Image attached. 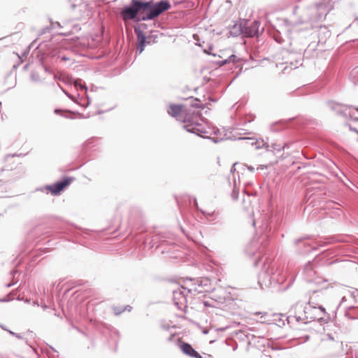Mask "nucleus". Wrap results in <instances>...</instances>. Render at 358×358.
<instances>
[{
  "mask_svg": "<svg viewBox=\"0 0 358 358\" xmlns=\"http://www.w3.org/2000/svg\"><path fill=\"white\" fill-rule=\"evenodd\" d=\"M243 20L234 22V24L229 27V34L232 37L242 36L243 37Z\"/></svg>",
  "mask_w": 358,
  "mask_h": 358,
  "instance_id": "obj_17",
  "label": "nucleus"
},
{
  "mask_svg": "<svg viewBox=\"0 0 358 358\" xmlns=\"http://www.w3.org/2000/svg\"><path fill=\"white\" fill-rule=\"evenodd\" d=\"M134 30L137 36L136 55H141L145 50L146 44H150V41L147 40L143 31L140 30L139 27H134Z\"/></svg>",
  "mask_w": 358,
  "mask_h": 358,
  "instance_id": "obj_13",
  "label": "nucleus"
},
{
  "mask_svg": "<svg viewBox=\"0 0 358 358\" xmlns=\"http://www.w3.org/2000/svg\"><path fill=\"white\" fill-rule=\"evenodd\" d=\"M95 141L94 138H90V139H88L85 143H84V147L85 148H92L94 146V141Z\"/></svg>",
  "mask_w": 358,
  "mask_h": 358,
  "instance_id": "obj_30",
  "label": "nucleus"
},
{
  "mask_svg": "<svg viewBox=\"0 0 358 358\" xmlns=\"http://www.w3.org/2000/svg\"><path fill=\"white\" fill-rule=\"evenodd\" d=\"M182 122L185 123V124L182 126V128L189 133L194 134L203 138L210 139L215 143H220L224 140L223 138L210 137L209 136H204L205 129L206 128L201 123L194 121L192 117H185L182 120Z\"/></svg>",
  "mask_w": 358,
  "mask_h": 358,
  "instance_id": "obj_5",
  "label": "nucleus"
},
{
  "mask_svg": "<svg viewBox=\"0 0 358 358\" xmlns=\"http://www.w3.org/2000/svg\"><path fill=\"white\" fill-rule=\"evenodd\" d=\"M74 85L77 88V90H83L84 91V93H87L88 88L85 85V84L82 83V80L80 79L75 80Z\"/></svg>",
  "mask_w": 358,
  "mask_h": 358,
  "instance_id": "obj_23",
  "label": "nucleus"
},
{
  "mask_svg": "<svg viewBox=\"0 0 358 358\" xmlns=\"http://www.w3.org/2000/svg\"><path fill=\"white\" fill-rule=\"evenodd\" d=\"M231 196L233 199L237 200L238 198V192L237 190L234 189L231 193Z\"/></svg>",
  "mask_w": 358,
  "mask_h": 358,
  "instance_id": "obj_34",
  "label": "nucleus"
},
{
  "mask_svg": "<svg viewBox=\"0 0 358 358\" xmlns=\"http://www.w3.org/2000/svg\"><path fill=\"white\" fill-rule=\"evenodd\" d=\"M279 219L276 216L265 214L262 216L259 229L261 236L258 238H253L247 245L245 252L249 257H255L254 266H257L262 259V256L268 245V239L271 236L278 227Z\"/></svg>",
  "mask_w": 358,
  "mask_h": 358,
  "instance_id": "obj_3",
  "label": "nucleus"
},
{
  "mask_svg": "<svg viewBox=\"0 0 358 358\" xmlns=\"http://www.w3.org/2000/svg\"><path fill=\"white\" fill-rule=\"evenodd\" d=\"M350 77L352 79L355 85H358V66L355 67L350 73Z\"/></svg>",
  "mask_w": 358,
  "mask_h": 358,
  "instance_id": "obj_22",
  "label": "nucleus"
},
{
  "mask_svg": "<svg viewBox=\"0 0 358 358\" xmlns=\"http://www.w3.org/2000/svg\"><path fill=\"white\" fill-rule=\"evenodd\" d=\"M17 282V281L16 280V281H15V282H10V283H8V284H6V287H12L13 285H14L15 284H16V282Z\"/></svg>",
  "mask_w": 358,
  "mask_h": 358,
  "instance_id": "obj_45",
  "label": "nucleus"
},
{
  "mask_svg": "<svg viewBox=\"0 0 358 358\" xmlns=\"http://www.w3.org/2000/svg\"><path fill=\"white\" fill-rule=\"evenodd\" d=\"M11 300H12V299H11V298H10L8 296H6V297H3V301H4V302H8V301H11Z\"/></svg>",
  "mask_w": 358,
  "mask_h": 358,
  "instance_id": "obj_47",
  "label": "nucleus"
},
{
  "mask_svg": "<svg viewBox=\"0 0 358 358\" xmlns=\"http://www.w3.org/2000/svg\"><path fill=\"white\" fill-rule=\"evenodd\" d=\"M238 141H243L245 142V144L255 146L256 150L265 148L267 151H270V145L266 143L263 139H255L252 138L248 137H238Z\"/></svg>",
  "mask_w": 358,
  "mask_h": 358,
  "instance_id": "obj_15",
  "label": "nucleus"
},
{
  "mask_svg": "<svg viewBox=\"0 0 358 358\" xmlns=\"http://www.w3.org/2000/svg\"><path fill=\"white\" fill-rule=\"evenodd\" d=\"M240 59L235 55H231L226 59H223L221 60H216L213 62L219 67L224 66L226 64H235L238 62H239Z\"/></svg>",
  "mask_w": 358,
  "mask_h": 358,
  "instance_id": "obj_18",
  "label": "nucleus"
},
{
  "mask_svg": "<svg viewBox=\"0 0 358 358\" xmlns=\"http://www.w3.org/2000/svg\"><path fill=\"white\" fill-rule=\"evenodd\" d=\"M298 8H299L298 6H294V10H293V13H294V14H296V10H297Z\"/></svg>",
  "mask_w": 358,
  "mask_h": 358,
  "instance_id": "obj_57",
  "label": "nucleus"
},
{
  "mask_svg": "<svg viewBox=\"0 0 358 358\" xmlns=\"http://www.w3.org/2000/svg\"><path fill=\"white\" fill-rule=\"evenodd\" d=\"M73 102L81 107L87 108L90 106L91 100L87 94L84 93V95L78 94Z\"/></svg>",
  "mask_w": 358,
  "mask_h": 358,
  "instance_id": "obj_19",
  "label": "nucleus"
},
{
  "mask_svg": "<svg viewBox=\"0 0 358 358\" xmlns=\"http://www.w3.org/2000/svg\"><path fill=\"white\" fill-rule=\"evenodd\" d=\"M113 310L114 311L115 315H119L123 312H124V309L122 306H113Z\"/></svg>",
  "mask_w": 358,
  "mask_h": 358,
  "instance_id": "obj_28",
  "label": "nucleus"
},
{
  "mask_svg": "<svg viewBox=\"0 0 358 358\" xmlns=\"http://www.w3.org/2000/svg\"><path fill=\"white\" fill-rule=\"evenodd\" d=\"M308 238V236H303V237L296 239L294 241V244L296 245H299L301 243L303 245V247L304 248V249L300 250V252L302 254H306V253L311 252L312 250H317L318 247H324L327 244L331 243L334 241H335V238L334 237H330V238H327V240H328L327 242H323L322 243H318L317 247H315V246L310 245L309 243L304 242V241Z\"/></svg>",
  "mask_w": 358,
  "mask_h": 358,
  "instance_id": "obj_10",
  "label": "nucleus"
},
{
  "mask_svg": "<svg viewBox=\"0 0 358 358\" xmlns=\"http://www.w3.org/2000/svg\"><path fill=\"white\" fill-rule=\"evenodd\" d=\"M113 333H114L115 335H117V336H120V332H119L117 330H116V329H114Z\"/></svg>",
  "mask_w": 358,
  "mask_h": 358,
  "instance_id": "obj_53",
  "label": "nucleus"
},
{
  "mask_svg": "<svg viewBox=\"0 0 358 358\" xmlns=\"http://www.w3.org/2000/svg\"><path fill=\"white\" fill-rule=\"evenodd\" d=\"M0 327H1L2 329L5 330V331H7L8 330L6 326L3 325V324H0Z\"/></svg>",
  "mask_w": 358,
  "mask_h": 358,
  "instance_id": "obj_54",
  "label": "nucleus"
},
{
  "mask_svg": "<svg viewBox=\"0 0 358 358\" xmlns=\"http://www.w3.org/2000/svg\"><path fill=\"white\" fill-rule=\"evenodd\" d=\"M348 126L350 131H354L358 134V129H357L355 127H352L350 124H349Z\"/></svg>",
  "mask_w": 358,
  "mask_h": 358,
  "instance_id": "obj_41",
  "label": "nucleus"
},
{
  "mask_svg": "<svg viewBox=\"0 0 358 358\" xmlns=\"http://www.w3.org/2000/svg\"><path fill=\"white\" fill-rule=\"evenodd\" d=\"M17 273H18V271H17V269H13V270H11V271H10V275L13 278H14V277H15V275Z\"/></svg>",
  "mask_w": 358,
  "mask_h": 358,
  "instance_id": "obj_39",
  "label": "nucleus"
},
{
  "mask_svg": "<svg viewBox=\"0 0 358 358\" xmlns=\"http://www.w3.org/2000/svg\"><path fill=\"white\" fill-rule=\"evenodd\" d=\"M327 106L329 108L335 113L336 115L343 117L345 120H348V117H352V113L348 111L351 106L344 105L341 103L336 102L332 100H328L326 101Z\"/></svg>",
  "mask_w": 358,
  "mask_h": 358,
  "instance_id": "obj_8",
  "label": "nucleus"
},
{
  "mask_svg": "<svg viewBox=\"0 0 358 358\" xmlns=\"http://www.w3.org/2000/svg\"><path fill=\"white\" fill-rule=\"evenodd\" d=\"M239 165L238 163H234L231 169V172H233L236 170V166Z\"/></svg>",
  "mask_w": 358,
  "mask_h": 358,
  "instance_id": "obj_46",
  "label": "nucleus"
},
{
  "mask_svg": "<svg viewBox=\"0 0 358 358\" xmlns=\"http://www.w3.org/2000/svg\"><path fill=\"white\" fill-rule=\"evenodd\" d=\"M31 80L34 83L41 82V78L38 73L32 72L30 76Z\"/></svg>",
  "mask_w": 358,
  "mask_h": 358,
  "instance_id": "obj_27",
  "label": "nucleus"
},
{
  "mask_svg": "<svg viewBox=\"0 0 358 358\" xmlns=\"http://www.w3.org/2000/svg\"><path fill=\"white\" fill-rule=\"evenodd\" d=\"M171 8L168 0H131L122 8L120 15L124 21L140 22L152 20Z\"/></svg>",
  "mask_w": 358,
  "mask_h": 358,
  "instance_id": "obj_1",
  "label": "nucleus"
},
{
  "mask_svg": "<svg viewBox=\"0 0 358 358\" xmlns=\"http://www.w3.org/2000/svg\"><path fill=\"white\" fill-rule=\"evenodd\" d=\"M303 275L305 280L309 283H315L320 285L327 282V280L317 275V271L315 269V263L308 262L303 267Z\"/></svg>",
  "mask_w": 358,
  "mask_h": 358,
  "instance_id": "obj_7",
  "label": "nucleus"
},
{
  "mask_svg": "<svg viewBox=\"0 0 358 358\" xmlns=\"http://www.w3.org/2000/svg\"><path fill=\"white\" fill-rule=\"evenodd\" d=\"M285 146L284 145H281V144H278V143H273L271 146H270V151L272 150V151H277V152H280L281 150H282L284 149Z\"/></svg>",
  "mask_w": 358,
  "mask_h": 358,
  "instance_id": "obj_26",
  "label": "nucleus"
},
{
  "mask_svg": "<svg viewBox=\"0 0 358 358\" xmlns=\"http://www.w3.org/2000/svg\"><path fill=\"white\" fill-rule=\"evenodd\" d=\"M50 23H51L50 26H51V27H54V29H55V28H56V27H61L60 23H59V22H52V21L51 20V21H50Z\"/></svg>",
  "mask_w": 358,
  "mask_h": 358,
  "instance_id": "obj_36",
  "label": "nucleus"
},
{
  "mask_svg": "<svg viewBox=\"0 0 358 358\" xmlns=\"http://www.w3.org/2000/svg\"><path fill=\"white\" fill-rule=\"evenodd\" d=\"M54 113L56 115H61L64 117L68 119H75L77 117L80 119H85L90 117V115H84L83 113H79L78 111H73L69 109H62V108H55L54 110Z\"/></svg>",
  "mask_w": 358,
  "mask_h": 358,
  "instance_id": "obj_14",
  "label": "nucleus"
},
{
  "mask_svg": "<svg viewBox=\"0 0 358 358\" xmlns=\"http://www.w3.org/2000/svg\"><path fill=\"white\" fill-rule=\"evenodd\" d=\"M348 119H352L354 121H358V117H353V115L352 114V117H348Z\"/></svg>",
  "mask_w": 358,
  "mask_h": 358,
  "instance_id": "obj_51",
  "label": "nucleus"
},
{
  "mask_svg": "<svg viewBox=\"0 0 358 358\" xmlns=\"http://www.w3.org/2000/svg\"><path fill=\"white\" fill-rule=\"evenodd\" d=\"M257 222H257L256 220H254L252 221V225H253L254 227H255V226H256V224H257Z\"/></svg>",
  "mask_w": 358,
  "mask_h": 358,
  "instance_id": "obj_61",
  "label": "nucleus"
},
{
  "mask_svg": "<svg viewBox=\"0 0 358 358\" xmlns=\"http://www.w3.org/2000/svg\"><path fill=\"white\" fill-rule=\"evenodd\" d=\"M154 38L153 39V42L155 43V39L157 38V35H155V36L152 35V36H149V38Z\"/></svg>",
  "mask_w": 358,
  "mask_h": 358,
  "instance_id": "obj_50",
  "label": "nucleus"
},
{
  "mask_svg": "<svg viewBox=\"0 0 358 358\" xmlns=\"http://www.w3.org/2000/svg\"><path fill=\"white\" fill-rule=\"evenodd\" d=\"M269 270L271 280L273 281L271 287L275 291H286L293 283V278H290L287 280L282 270L275 264H269Z\"/></svg>",
  "mask_w": 358,
  "mask_h": 358,
  "instance_id": "obj_4",
  "label": "nucleus"
},
{
  "mask_svg": "<svg viewBox=\"0 0 358 358\" xmlns=\"http://www.w3.org/2000/svg\"><path fill=\"white\" fill-rule=\"evenodd\" d=\"M61 90H62V92L66 95V96H68L71 101H74L75 99L76 96L71 94L70 93H69L66 90H65L63 87H62L61 86H59Z\"/></svg>",
  "mask_w": 358,
  "mask_h": 358,
  "instance_id": "obj_31",
  "label": "nucleus"
},
{
  "mask_svg": "<svg viewBox=\"0 0 358 358\" xmlns=\"http://www.w3.org/2000/svg\"><path fill=\"white\" fill-rule=\"evenodd\" d=\"M200 101H201L200 99H199L197 98H194V100H193V102H192L190 103V106L192 107V108L203 109L204 108V105L201 104V103H199V102H200Z\"/></svg>",
  "mask_w": 358,
  "mask_h": 358,
  "instance_id": "obj_24",
  "label": "nucleus"
},
{
  "mask_svg": "<svg viewBox=\"0 0 358 358\" xmlns=\"http://www.w3.org/2000/svg\"><path fill=\"white\" fill-rule=\"evenodd\" d=\"M303 312L306 318L309 317L313 320H318L319 322L326 320L322 317V315L326 314L325 308L322 306H319L318 307L313 306L309 301L308 306L304 307Z\"/></svg>",
  "mask_w": 358,
  "mask_h": 358,
  "instance_id": "obj_9",
  "label": "nucleus"
},
{
  "mask_svg": "<svg viewBox=\"0 0 358 358\" xmlns=\"http://www.w3.org/2000/svg\"><path fill=\"white\" fill-rule=\"evenodd\" d=\"M75 178L70 176H64L62 180L55 182L52 185H47L44 187L38 188L36 190L44 192L50 191L52 195H59L68 186H69Z\"/></svg>",
  "mask_w": 358,
  "mask_h": 358,
  "instance_id": "obj_6",
  "label": "nucleus"
},
{
  "mask_svg": "<svg viewBox=\"0 0 358 358\" xmlns=\"http://www.w3.org/2000/svg\"><path fill=\"white\" fill-rule=\"evenodd\" d=\"M182 353L192 358H203L202 356L188 343L182 342L180 345Z\"/></svg>",
  "mask_w": 358,
  "mask_h": 358,
  "instance_id": "obj_16",
  "label": "nucleus"
},
{
  "mask_svg": "<svg viewBox=\"0 0 358 358\" xmlns=\"http://www.w3.org/2000/svg\"><path fill=\"white\" fill-rule=\"evenodd\" d=\"M237 348H238V344L236 342H234L233 347H232L233 350L235 351L237 349Z\"/></svg>",
  "mask_w": 358,
  "mask_h": 358,
  "instance_id": "obj_48",
  "label": "nucleus"
},
{
  "mask_svg": "<svg viewBox=\"0 0 358 358\" xmlns=\"http://www.w3.org/2000/svg\"><path fill=\"white\" fill-rule=\"evenodd\" d=\"M268 168V166L267 165H259L257 168V170L259 171V170H264V169H266Z\"/></svg>",
  "mask_w": 358,
  "mask_h": 358,
  "instance_id": "obj_40",
  "label": "nucleus"
},
{
  "mask_svg": "<svg viewBox=\"0 0 358 358\" xmlns=\"http://www.w3.org/2000/svg\"><path fill=\"white\" fill-rule=\"evenodd\" d=\"M43 68H44V70H45V72H47L48 73H52L51 70L48 66L43 65Z\"/></svg>",
  "mask_w": 358,
  "mask_h": 358,
  "instance_id": "obj_44",
  "label": "nucleus"
},
{
  "mask_svg": "<svg viewBox=\"0 0 358 358\" xmlns=\"http://www.w3.org/2000/svg\"><path fill=\"white\" fill-rule=\"evenodd\" d=\"M134 27H139L140 30L146 29L148 28V25L145 23H141L138 25H136Z\"/></svg>",
  "mask_w": 358,
  "mask_h": 358,
  "instance_id": "obj_35",
  "label": "nucleus"
},
{
  "mask_svg": "<svg viewBox=\"0 0 358 358\" xmlns=\"http://www.w3.org/2000/svg\"><path fill=\"white\" fill-rule=\"evenodd\" d=\"M204 306H209L210 304H209V303L208 301H204Z\"/></svg>",
  "mask_w": 358,
  "mask_h": 358,
  "instance_id": "obj_62",
  "label": "nucleus"
},
{
  "mask_svg": "<svg viewBox=\"0 0 358 358\" xmlns=\"http://www.w3.org/2000/svg\"><path fill=\"white\" fill-rule=\"evenodd\" d=\"M278 124V122H275V123H273V125H272V128H271V129H272L273 131H275V129H274V126H275V125H276V124Z\"/></svg>",
  "mask_w": 358,
  "mask_h": 358,
  "instance_id": "obj_60",
  "label": "nucleus"
},
{
  "mask_svg": "<svg viewBox=\"0 0 358 358\" xmlns=\"http://www.w3.org/2000/svg\"><path fill=\"white\" fill-rule=\"evenodd\" d=\"M355 306H350V307H348V308H347L346 311H345V315L346 317H348L349 319H351V320H355V319H356V317H355L350 316V313H349V310H350L355 309Z\"/></svg>",
  "mask_w": 358,
  "mask_h": 358,
  "instance_id": "obj_32",
  "label": "nucleus"
},
{
  "mask_svg": "<svg viewBox=\"0 0 358 358\" xmlns=\"http://www.w3.org/2000/svg\"><path fill=\"white\" fill-rule=\"evenodd\" d=\"M182 106L180 104H171L169 114L172 117H176L182 112Z\"/></svg>",
  "mask_w": 358,
  "mask_h": 358,
  "instance_id": "obj_20",
  "label": "nucleus"
},
{
  "mask_svg": "<svg viewBox=\"0 0 358 358\" xmlns=\"http://www.w3.org/2000/svg\"><path fill=\"white\" fill-rule=\"evenodd\" d=\"M164 242V241L162 239L161 235L156 234V235L153 236L150 244L151 245L152 248L155 247L156 248H157L160 247Z\"/></svg>",
  "mask_w": 358,
  "mask_h": 358,
  "instance_id": "obj_21",
  "label": "nucleus"
},
{
  "mask_svg": "<svg viewBox=\"0 0 358 358\" xmlns=\"http://www.w3.org/2000/svg\"><path fill=\"white\" fill-rule=\"evenodd\" d=\"M7 331L9 333L10 335H11L13 336H15L18 339L24 340V338L20 334L15 333L11 330H7Z\"/></svg>",
  "mask_w": 358,
  "mask_h": 358,
  "instance_id": "obj_33",
  "label": "nucleus"
},
{
  "mask_svg": "<svg viewBox=\"0 0 358 358\" xmlns=\"http://www.w3.org/2000/svg\"><path fill=\"white\" fill-rule=\"evenodd\" d=\"M211 135H212L211 128L208 127V129H205L204 136H209L210 137H211L210 136Z\"/></svg>",
  "mask_w": 358,
  "mask_h": 358,
  "instance_id": "obj_37",
  "label": "nucleus"
},
{
  "mask_svg": "<svg viewBox=\"0 0 358 358\" xmlns=\"http://www.w3.org/2000/svg\"><path fill=\"white\" fill-rule=\"evenodd\" d=\"M162 327L164 329H166V330H168L169 327L168 325H166V324H163L162 325Z\"/></svg>",
  "mask_w": 358,
  "mask_h": 358,
  "instance_id": "obj_49",
  "label": "nucleus"
},
{
  "mask_svg": "<svg viewBox=\"0 0 358 358\" xmlns=\"http://www.w3.org/2000/svg\"><path fill=\"white\" fill-rule=\"evenodd\" d=\"M273 38L277 43L280 44L282 43L284 41L280 33L278 31H274V33L273 34Z\"/></svg>",
  "mask_w": 358,
  "mask_h": 358,
  "instance_id": "obj_25",
  "label": "nucleus"
},
{
  "mask_svg": "<svg viewBox=\"0 0 358 358\" xmlns=\"http://www.w3.org/2000/svg\"><path fill=\"white\" fill-rule=\"evenodd\" d=\"M272 280H271L269 264H266L264 262L262 271L259 273L258 276V283L262 289L271 287Z\"/></svg>",
  "mask_w": 358,
  "mask_h": 358,
  "instance_id": "obj_12",
  "label": "nucleus"
},
{
  "mask_svg": "<svg viewBox=\"0 0 358 358\" xmlns=\"http://www.w3.org/2000/svg\"><path fill=\"white\" fill-rule=\"evenodd\" d=\"M53 29H54V27H51V26L45 27L40 30L39 36H42L45 34H46L47 32H50V31Z\"/></svg>",
  "mask_w": 358,
  "mask_h": 358,
  "instance_id": "obj_29",
  "label": "nucleus"
},
{
  "mask_svg": "<svg viewBox=\"0 0 358 358\" xmlns=\"http://www.w3.org/2000/svg\"><path fill=\"white\" fill-rule=\"evenodd\" d=\"M174 336V334H171L169 338L167 339L168 341H172V338Z\"/></svg>",
  "mask_w": 358,
  "mask_h": 358,
  "instance_id": "obj_56",
  "label": "nucleus"
},
{
  "mask_svg": "<svg viewBox=\"0 0 358 358\" xmlns=\"http://www.w3.org/2000/svg\"><path fill=\"white\" fill-rule=\"evenodd\" d=\"M69 59L67 57H66V56H62V60L67 61V60H69Z\"/></svg>",
  "mask_w": 358,
  "mask_h": 358,
  "instance_id": "obj_55",
  "label": "nucleus"
},
{
  "mask_svg": "<svg viewBox=\"0 0 358 358\" xmlns=\"http://www.w3.org/2000/svg\"><path fill=\"white\" fill-rule=\"evenodd\" d=\"M245 166L247 167V169L250 171V172H254L255 171V168L252 166H248V165H245Z\"/></svg>",
  "mask_w": 358,
  "mask_h": 358,
  "instance_id": "obj_43",
  "label": "nucleus"
},
{
  "mask_svg": "<svg viewBox=\"0 0 358 358\" xmlns=\"http://www.w3.org/2000/svg\"><path fill=\"white\" fill-rule=\"evenodd\" d=\"M357 24L358 25V17L355 20V21L352 22V24Z\"/></svg>",
  "mask_w": 358,
  "mask_h": 358,
  "instance_id": "obj_59",
  "label": "nucleus"
},
{
  "mask_svg": "<svg viewBox=\"0 0 358 358\" xmlns=\"http://www.w3.org/2000/svg\"><path fill=\"white\" fill-rule=\"evenodd\" d=\"M326 15L325 6L322 3H317L306 8L300 15L299 21L294 22V24H301L303 27L301 28L292 27L291 30H288L289 37L291 40L290 44L292 45L294 40L303 31H307L317 28H319L318 43H325L331 36L330 31L325 26L321 24Z\"/></svg>",
  "mask_w": 358,
  "mask_h": 358,
  "instance_id": "obj_2",
  "label": "nucleus"
},
{
  "mask_svg": "<svg viewBox=\"0 0 358 358\" xmlns=\"http://www.w3.org/2000/svg\"><path fill=\"white\" fill-rule=\"evenodd\" d=\"M123 309H124V311L127 310V311L130 312L132 309V307L127 305V306H124Z\"/></svg>",
  "mask_w": 358,
  "mask_h": 358,
  "instance_id": "obj_42",
  "label": "nucleus"
},
{
  "mask_svg": "<svg viewBox=\"0 0 358 358\" xmlns=\"http://www.w3.org/2000/svg\"><path fill=\"white\" fill-rule=\"evenodd\" d=\"M211 132L213 135H217L220 133V129L217 128H213L211 129Z\"/></svg>",
  "mask_w": 358,
  "mask_h": 358,
  "instance_id": "obj_38",
  "label": "nucleus"
},
{
  "mask_svg": "<svg viewBox=\"0 0 358 358\" xmlns=\"http://www.w3.org/2000/svg\"><path fill=\"white\" fill-rule=\"evenodd\" d=\"M73 233L74 234L75 236H77L80 234V231L77 230H75Z\"/></svg>",
  "mask_w": 358,
  "mask_h": 358,
  "instance_id": "obj_52",
  "label": "nucleus"
},
{
  "mask_svg": "<svg viewBox=\"0 0 358 358\" xmlns=\"http://www.w3.org/2000/svg\"><path fill=\"white\" fill-rule=\"evenodd\" d=\"M243 37L252 38L259 35L260 22L258 20H254L249 24L248 20H243Z\"/></svg>",
  "mask_w": 358,
  "mask_h": 358,
  "instance_id": "obj_11",
  "label": "nucleus"
},
{
  "mask_svg": "<svg viewBox=\"0 0 358 358\" xmlns=\"http://www.w3.org/2000/svg\"><path fill=\"white\" fill-rule=\"evenodd\" d=\"M87 234V229H85V230H83L81 231V235L83 236V234Z\"/></svg>",
  "mask_w": 358,
  "mask_h": 358,
  "instance_id": "obj_58",
  "label": "nucleus"
},
{
  "mask_svg": "<svg viewBox=\"0 0 358 358\" xmlns=\"http://www.w3.org/2000/svg\"><path fill=\"white\" fill-rule=\"evenodd\" d=\"M74 29H80V28L79 27V25L76 24V25L74 26Z\"/></svg>",
  "mask_w": 358,
  "mask_h": 358,
  "instance_id": "obj_63",
  "label": "nucleus"
},
{
  "mask_svg": "<svg viewBox=\"0 0 358 358\" xmlns=\"http://www.w3.org/2000/svg\"><path fill=\"white\" fill-rule=\"evenodd\" d=\"M208 99H209V100H210V101H213V102H215V100L214 99H212V98H211V97H210V96L208 97Z\"/></svg>",
  "mask_w": 358,
  "mask_h": 358,
  "instance_id": "obj_64",
  "label": "nucleus"
}]
</instances>
